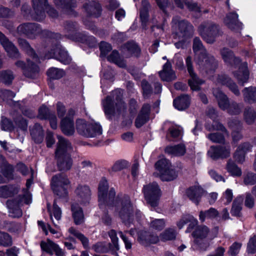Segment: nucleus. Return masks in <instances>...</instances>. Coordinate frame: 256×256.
<instances>
[{"instance_id":"nucleus-9","label":"nucleus","mask_w":256,"mask_h":256,"mask_svg":"<svg viewBox=\"0 0 256 256\" xmlns=\"http://www.w3.org/2000/svg\"><path fill=\"white\" fill-rule=\"evenodd\" d=\"M132 206L129 198H126L123 200L120 206L118 208L120 217L128 227L130 226V223L132 221Z\"/></svg>"},{"instance_id":"nucleus-1","label":"nucleus","mask_w":256,"mask_h":256,"mask_svg":"<svg viewBox=\"0 0 256 256\" xmlns=\"http://www.w3.org/2000/svg\"><path fill=\"white\" fill-rule=\"evenodd\" d=\"M193 50L197 53L196 62L200 70L208 74L212 73L216 67V62L212 56L207 54L200 40L198 38L194 40Z\"/></svg>"},{"instance_id":"nucleus-46","label":"nucleus","mask_w":256,"mask_h":256,"mask_svg":"<svg viewBox=\"0 0 256 256\" xmlns=\"http://www.w3.org/2000/svg\"><path fill=\"white\" fill-rule=\"evenodd\" d=\"M142 4L144 8L140 11V17L142 24L144 26H145L146 23L148 22V12L147 8L149 6V4L147 0H144L142 1Z\"/></svg>"},{"instance_id":"nucleus-50","label":"nucleus","mask_w":256,"mask_h":256,"mask_svg":"<svg viewBox=\"0 0 256 256\" xmlns=\"http://www.w3.org/2000/svg\"><path fill=\"white\" fill-rule=\"evenodd\" d=\"M166 225V222L164 219H154L151 220L150 224V226L152 229L160 230H162Z\"/></svg>"},{"instance_id":"nucleus-52","label":"nucleus","mask_w":256,"mask_h":256,"mask_svg":"<svg viewBox=\"0 0 256 256\" xmlns=\"http://www.w3.org/2000/svg\"><path fill=\"white\" fill-rule=\"evenodd\" d=\"M18 42L20 45L32 57L34 60L37 61V56H36L33 50L30 47L28 42L24 40L20 39L19 40Z\"/></svg>"},{"instance_id":"nucleus-54","label":"nucleus","mask_w":256,"mask_h":256,"mask_svg":"<svg viewBox=\"0 0 256 256\" xmlns=\"http://www.w3.org/2000/svg\"><path fill=\"white\" fill-rule=\"evenodd\" d=\"M244 118L246 122L250 124L252 123L256 118V112L251 108L246 110L244 112Z\"/></svg>"},{"instance_id":"nucleus-14","label":"nucleus","mask_w":256,"mask_h":256,"mask_svg":"<svg viewBox=\"0 0 256 256\" xmlns=\"http://www.w3.org/2000/svg\"><path fill=\"white\" fill-rule=\"evenodd\" d=\"M75 114V111L73 109H70L68 111L66 116L63 118L60 122V127L64 134L70 136L74 132V126L73 116Z\"/></svg>"},{"instance_id":"nucleus-19","label":"nucleus","mask_w":256,"mask_h":256,"mask_svg":"<svg viewBox=\"0 0 256 256\" xmlns=\"http://www.w3.org/2000/svg\"><path fill=\"white\" fill-rule=\"evenodd\" d=\"M76 200L82 204L88 202L90 198V188L82 184L78 185L74 192Z\"/></svg>"},{"instance_id":"nucleus-34","label":"nucleus","mask_w":256,"mask_h":256,"mask_svg":"<svg viewBox=\"0 0 256 256\" xmlns=\"http://www.w3.org/2000/svg\"><path fill=\"white\" fill-rule=\"evenodd\" d=\"M235 76L237 78L238 81L242 84L246 82L249 78V72L246 63H244L239 68L238 74H234Z\"/></svg>"},{"instance_id":"nucleus-58","label":"nucleus","mask_w":256,"mask_h":256,"mask_svg":"<svg viewBox=\"0 0 256 256\" xmlns=\"http://www.w3.org/2000/svg\"><path fill=\"white\" fill-rule=\"evenodd\" d=\"M12 244V239L10 236L4 232H0V245L8 246Z\"/></svg>"},{"instance_id":"nucleus-37","label":"nucleus","mask_w":256,"mask_h":256,"mask_svg":"<svg viewBox=\"0 0 256 256\" xmlns=\"http://www.w3.org/2000/svg\"><path fill=\"white\" fill-rule=\"evenodd\" d=\"M58 244L54 243L50 239H48L46 241H42L40 243V247L42 250L48 254L52 255L54 250L57 248Z\"/></svg>"},{"instance_id":"nucleus-20","label":"nucleus","mask_w":256,"mask_h":256,"mask_svg":"<svg viewBox=\"0 0 256 256\" xmlns=\"http://www.w3.org/2000/svg\"><path fill=\"white\" fill-rule=\"evenodd\" d=\"M224 23L232 30L238 32L242 28V24L238 20V14L235 12L229 13L224 20Z\"/></svg>"},{"instance_id":"nucleus-33","label":"nucleus","mask_w":256,"mask_h":256,"mask_svg":"<svg viewBox=\"0 0 256 256\" xmlns=\"http://www.w3.org/2000/svg\"><path fill=\"white\" fill-rule=\"evenodd\" d=\"M71 208L75 224H80L83 222L84 216L82 208L74 203L72 204Z\"/></svg>"},{"instance_id":"nucleus-42","label":"nucleus","mask_w":256,"mask_h":256,"mask_svg":"<svg viewBox=\"0 0 256 256\" xmlns=\"http://www.w3.org/2000/svg\"><path fill=\"white\" fill-rule=\"evenodd\" d=\"M155 166L158 173L168 170L172 167L170 162L166 158H162L158 161L155 164Z\"/></svg>"},{"instance_id":"nucleus-6","label":"nucleus","mask_w":256,"mask_h":256,"mask_svg":"<svg viewBox=\"0 0 256 256\" xmlns=\"http://www.w3.org/2000/svg\"><path fill=\"white\" fill-rule=\"evenodd\" d=\"M173 28L176 30L174 37L176 39L183 38L188 37L193 31L192 26L184 20H180L178 18L172 20Z\"/></svg>"},{"instance_id":"nucleus-41","label":"nucleus","mask_w":256,"mask_h":256,"mask_svg":"<svg viewBox=\"0 0 256 256\" xmlns=\"http://www.w3.org/2000/svg\"><path fill=\"white\" fill-rule=\"evenodd\" d=\"M47 75L50 79L57 80L62 78L65 75V72L62 69L51 68L48 70Z\"/></svg>"},{"instance_id":"nucleus-5","label":"nucleus","mask_w":256,"mask_h":256,"mask_svg":"<svg viewBox=\"0 0 256 256\" xmlns=\"http://www.w3.org/2000/svg\"><path fill=\"white\" fill-rule=\"evenodd\" d=\"M213 94L218 100L219 107L221 109L226 110L228 113L232 114H238L240 112V106L234 102L230 104L227 96L220 90H214Z\"/></svg>"},{"instance_id":"nucleus-29","label":"nucleus","mask_w":256,"mask_h":256,"mask_svg":"<svg viewBox=\"0 0 256 256\" xmlns=\"http://www.w3.org/2000/svg\"><path fill=\"white\" fill-rule=\"evenodd\" d=\"M190 224L186 232H190L194 226L198 224V220L190 214L184 215L177 223V226L180 229H181L188 222Z\"/></svg>"},{"instance_id":"nucleus-13","label":"nucleus","mask_w":256,"mask_h":256,"mask_svg":"<svg viewBox=\"0 0 256 256\" xmlns=\"http://www.w3.org/2000/svg\"><path fill=\"white\" fill-rule=\"evenodd\" d=\"M186 62L188 72L191 78L188 80L189 86L192 90H198L200 89V86L204 83V81L200 80L194 73L190 56H188L186 58Z\"/></svg>"},{"instance_id":"nucleus-15","label":"nucleus","mask_w":256,"mask_h":256,"mask_svg":"<svg viewBox=\"0 0 256 256\" xmlns=\"http://www.w3.org/2000/svg\"><path fill=\"white\" fill-rule=\"evenodd\" d=\"M45 58L48 59L54 58L64 64H68L71 61V58L67 52L59 46L52 49L50 52L46 55Z\"/></svg>"},{"instance_id":"nucleus-3","label":"nucleus","mask_w":256,"mask_h":256,"mask_svg":"<svg viewBox=\"0 0 256 256\" xmlns=\"http://www.w3.org/2000/svg\"><path fill=\"white\" fill-rule=\"evenodd\" d=\"M122 90H116L113 92L112 97L108 96L103 101L102 104L104 112L108 116L119 114L125 109V106L122 101Z\"/></svg>"},{"instance_id":"nucleus-35","label":"nucleus","mask_w":256,"mask_h":256,"mask_svg":"<svg viewBox=\"0 0 256 256\" xmlns=\"http://www.w3.org/2000/svg\"><path fill=\"white\" fill-rule=\"evenodd\" d=\"M30 134L36 142L40 143L44 137L42 127L38 124H36L30 129Z\"/></svg>"},{"instance_id":"nucleus-7","label":"nucleus","mask_w":256,"mask_h":256,"mask_svg":"<svg viewBox=\"0 0 256 256\" xmlns=\"http://www.w3.org/2000/svg\"><path fill=\"white\" fill-rule=\"evenodd\" d=\"M199 32L208 43H212L216 38L220 34L218 26L212 22L201 25Z\"/></svg>"},{"instance_id":"nucleus-25","label":"nucleus","mask_w":256,"mask_h":256,"mask_svg":"<svg viewBox=\"0 0 256 256\" xmlns=\"http://www.w3.org/2000/svg\"><path fill=\"white\" fill-rule=\"evenodd\" d=\"M159 74L164 81L170 82L176 78L175 73L172 68V65L168 60L164 65L163 69L159 72Z\"/></svg>"},{"instance_id":"nucleus-44","label":"nucleus","mask_w":256,"mask_h":256,"mask_svg":"<svg viewBox=\"0 0 256 256\" xmlns=\"http://www.w3.org/2000/svg\"><path fill=\"white\" fill-rule=\"evenodd\" d=\"M108 60L116 64L120 68H124L126 66L124 62L120 58L118 52L116 50H114L112 54L108 56Z\"/></svg>"},{"instance_id":"nucleus-62","label":"nucleus","mask_w":256,"mask_h":256,"mask_svg":"<svg viewBox=\"0 0 256 256\" xmlns=\"http://www.w3.org/2000/svg\"><path fill=\"white\" fill-rule=\"evenodd\" d=\"M210 244L208 242L204 239L196 240L194 242V246L202 250H206L209 246Z\"/></svg>"},{"instance_id":"nucleus-32","label":"nucleus","mask_w":256,"mask_h":256,"mask_svg":"<svg viewBox=\"0 0 256 256\" xmlns=\"http://www.w3.org/2000/svg\"><path fill=\"white\" fill-rule=\"evenodd\" d=\"M174 106L176 108L179 110H182L186 108L190 104V98L188 95L180 96L174 100Z\"/></svg>"},{"instance_id":"nucleus-39","label":"nucleus","mask_w":256,"mask_h":256,"mask_svg":"<svg viewBox=\"0 0 256 256\" xmlns=\"http://www.w3.org/2000/svg\"><path fill=\"white\" fill-rule=\"evenodd\" d=\"M86 10L90 14L98 16L100 12L101 8L99 4L91 2L84 6Z\"/></svg>"},{"instance_id":"nucleus-57","label":"nucleus","mask_w":256,"mask_h":256,"mask_svg":"<svg viewBox=\"0 0 256 256\" xmlns=\"http://www.w3.org/2000/svg\"><path fill=\"white\" fill-rule=\"evenodd\" d=\"M206 129L208 130H220L224 132V134L226 135L228 134L224 128L221 124H220L219 122H214L212 124V125L208 124H206Z\"/></svg>"},{"instance_id":"nucleus-17","label":"nucleus","mask_w":256,"mask_h":256,"mask_svg":"<svg viewBox=\"0 0 256 256\" xmlns=\"http://www.w3.org/2000/svg\"><path fill=\"white\" fill-rule=\"evenodd\" d=\"M20 34H24L30 38H35V36L40 32V28L35 24H26L19 26L17 28Z\"/></svg>"},{"instance_id":"nucleus-63","label":"nucleus","mask_w":256,"mask_h":256,"mask_svg":"<svg viewBox=\"0 0 256 256\" xmlns=\"http://www.w3.org/2000/svg\"><path fill=\"white\" fill-rule=\"evenodd\" d=\"M247 250L248 253L254 254L256 251V236L250 239L248 244Z\"/></svg>"},{"instance_id":"nucleus-27","label":"nucleus","mask_w":256,"mask_h":256,"mask_svg":"<svg viewBox=\"0 0 256 256\" xmlns=\"http://www.w3.org/2000/svg\"><path fill=\"white\" fill-rule=\"evenodd\" d=\"M217 82L222 85H226L234 94L236 96L240 94V91L236 84L226 76L221 75L218 76L217 78Z\"/></svg>"},{"instance_id":"nucleus-31","label":"nucleus","mask_w":256,"mask_h":256,"mask_svg":"<svg viewBox=\"0 0 256 256\" xmlns=\"http://www.w3.org/2000/svg\"><path fill=\"white\" fill-rule=\"evenodd\" d=\"M186 152V146L184 144L168 146L165 149V152L172 156H182Z\"/></svg>"},{"instance_id":"nucleus-28","label":"nucleus","mask_w":256,"mask_h":256,"mask_svg":"<svg viewBox=\"0 0 256 256\" xmlns=\"http://www.w3.org/2000/svg\"><path fill=\"white\" fill-rule=\"evenodd\" d=\"M251 148V145L248 142L240 145L234 154L236 160L239 162H242L244 160L246 154L249 152Z\"/></svg>"},{"instance_id":"nucleus-26","label":"nucleus","mask_w":256,"mask_h":256,"mask_svg":"<svg viewBox=\"0 0 256 256\" xmlns=\"http://www.w3.org/2000/svg\"><path fill=\"white\" fill-rule=\"evenodd\" d=\"M138 240L144 245L150 244H156L159 240L158 236L151 234L149 232L142 230L138 233Z\"/></svg>"},{"instance_id":"nucleus-10","label":"nucleus","mask_w":256,"mask_h":256,"mask_svg":"<svg viewBox=\"0 0 256 256\" xmlns=\"http://www.w3.org/2000/svg\"><path fill=\"white\" fill-rule=\"evenodd\" d=\"M33 8L35 10L36 16L34 18L38 20H40L44 18V11L46 10L52 16H57L56 12L52 8L49 6L46 0H32Z\"/></svg>"},{"instance_id":"nucleus-4","label":"nucleus","mask_w":256,"mask_h":256,"mask_svg":"<svg viewBox=\"0 0 256 256\" xmlns=\"http://www.w3.org/2000/svg\"><path fill=\"white\" fill-rule=\"evenodd\" d=\"M70 184V182L67 176L62 174H56L51 180V186L54 192L60 198L67 196V188Z\"/></svg>"},{"instance_id":"nucleus-48","label":"nucleus","mask_w":256,"mask_h":256,"mask_svg":"<svg viewBox=\"0 0 256 256\" xmlns=\"http://www.w3.org/2000/svg\"><path fill=\"white\" fill-rule=\"evenodd\" d=\"M242 199L240 198H236L234 202L231 214L234 216H240L242 210Z\"/></svg>"},{"instance_id":"nucleus-61","label":"nucleus","mask_w":256,"mask_h":256,"mask_svg":"<svg viewBox=\"0 0 256 256\" xmlns=\"http://www.w3.org/2000/svg\"><path fill=\"white\" fill-rule=\"evenodd\" d=\"M173 62L178 69H183L184 68L183 58L180 54H175Z\"/></svg>"},{"instance_id":"nucleus-30","label":"nucleus","mask_w":256,"mask_h":256,"mask_svg":"<svg viewBox=\"0 0 256 256\" xmlns=\"http://www.w3.org/2000/svg\"><path fill=\"white\" fill-rule=\"evenodd\" d=\"M224 61L230 64H236L240 62V60L236 58L233 52L230 50L224 48L220 51Z\"/></svg>"},{"instance_id":"nucleus-24","label":"nucleus","mask_w":256,"mask_h":256,"mask_svg":"<svg viewBox=\"0 0 256 256\" xmlns=\"http://www.w3.org/2000/svg\"><path fill=\"white\" fill-rule=\"evenodd\" d=\"M0 42L10 56L16 58L18 56V50L0 32Z\"/></svg>"},{"instance_id":"nucleus-53","label":"nucleus","mask_w":256,"mask_h":256,"mask_svg":"<svg viewBox=\"0 0 256 256\" xmlns=\"http://www.w3.org/2000/svg\"><path fill=\"white\" fill-rule=\"evenodd\" d=\"M47 206L48 210L50 213L52 220V216H54L56 220H59L61 218L62 214L60 208L56 204L55 202L54 204L52 211H51L50 208V204H48Z\"/></svg>"},{"instance_id":"nucleus-49","label":"nucleus","mask_w":256,"mask_h":256,"mask_svg":"<svg viewBox=\"0 0 256 256\" xmlns=\"http://www.w3.org/2000/svg\"><path fill=\"white\" fill-rule=\"evenodd\" d=\"M68 232L70 234H72L74 236L78 238L82 244L84 248H87L88 246V239L82 234L73 228H70L68 230Z\"/></svg>"},{"instance_id":"nucleus-11","label":"nucleus","mask_w":256,"mask_h":256,"mask_svg":"<svg viewBox=\"0 0 256 256\" xmlns=\"http://www.w3.org/2000/svg\"><path fill=\"white\" fill-rule=\"evenodd\" d=\"M90 123L86 122L82 119H78L76 121V129L78 132L86 138H94L95 136L100 132V128L96 126L95 129L92 132H91L90 129L92 128L90 126Z\"/></svg>"},{"instance_id":"nucleus-16","label":"nucleus","mask_w":256,"mask_h":256,"mask_svg":"<svg viewBox=\"0 0 256 256\" xmlns=\"http://www.w3.org/2000/svg\"><path fill=\"white\" fill-rule=\"evenodd\" d=\"M32 62H30L28 60V66H26V64L22 61H18L16 62V64L17 66L22 68L24 70V74L30 78H34L38 72V68L35 63L38 62V59L37 58V61L34 60L32 56Z\"/></svg>"},{"instance_id":"nucleus-45","label":"nucleus","mask_w":256,"mask_h":256,"mask_svg":"<svg viewBox=\"0 0 256 256\" xmlns=\"http://www.w3.org/2000/svg\"><path fill=\"white\" fill-rule=\"evenodd\" d=\"M176 236V232L173 228H167L160 235V238L162 241L166 242L174 239Z\"/></svg>"},{"instance_id":"nucleus-40","label":"nucleus","mask_w":256,"mask_h":256,"mask_svg":"<svg viewBox=\"0 0 256 256\" xmlns=\"http://www.w3.org/2000/svg\"><path fill=\"white\" fill-rule=\"evenodd\" d=\"M245 100L248 102H256V88H246L243 90Z\"/></svg>"},{"instance_id":"nucleus-22","label":"nucleus","mask_w":256,"mask_h":256,"mask_svg":"<svg viewBox=\"0 0 256 256\" xmlns=\"http://www.w3.org/2000/svg\"><path fill=\"white\" fill-rule=\"evenodd\" d=\"M204 193V190L199 186H194L186 190V194L192 202L198 204Z\"/></svg>"},{"instance_id":"nucleus-55","label":"nucleus","mask_w":256,"mask_h":256,"mask_svg":"<svg viewBox=\"0 0 256 256\" xmlns=\"http://www.w3.org/2000/svg\"><path fill=\"white\" fill-rule=\"evenodd\" d=\"M174 2L180 8H183L184 6L186 5L190 10L200 12L199 8L195 3L188 2L184 4L181 2L180 0H174Z\"/></svg>"},{"instance_id":"nucleus-60","label":"nucleus","mask_w":256,"mask_h":256,"mask_svg":"<svg viewBox=\"0 0 256 256\" xmlns=\"http://www.w3.org/2000/svg\"><path fill=\"white\" fill-rule=\"evenodd\" d=\"M100 48L101 52V56H105L108 52L111 50L112 46L108 43L106 42H101L100 46Z\"/></svg>"},{"instance_id":"nucleus-2","label":"nucleus","mask_w":256,"mask_h":256,"mask_svg":"<svg viewBox=\"0 0 256 256\" xmlns=\"http://www.w3.org/2000/svg\"><path fill=\"white\" fill-rule=\"evenodd\" d=\"M58 144L56 151L57 164L60 170H68L72 167V162L70 155L72 150L70 144L62 136H58Z\"/></svg>"},{"instance_id":"nucleus-23","label":"nucleus","mask_w":256,"mask_h":256,"mask_svg":"<svg viewBox=\"0 0 256 256\" xmlns=\"http://www.w3.org/2000/svg\"><path fill=\"white\" fill-rule=\"evenodd\" d=\"M108 188V181L105 178H102L98 186V202L100 208L107 200Z\"/></svg>"},{"instance_id":"nucleus-18","label":"nucleus","mask_w":256,"mask_h":256,"mask_svg":"<svg viewBox=\"0 0 256 256\" xmlns=\"http://www.w3.org/2000/svg\"><path fill=\"white\" fill-rule=\"evenodd\" d=\"M230 148L228 146H212L208 152V156L213 160L227 158L230 156Z\"/></svg>"},{"instance_id":"nucleus-56","label":"nucleus","mask_w":256,"mask_h":256,"mask_svg":"<svg viewBox=\"0 0 256 256\" xmlns=\"http://www.w3.org/2000/svg\"><path fill=\"white\" fill-rule=\"evenodd\" d=\"M13 78V74L10 71H5L0 73V80L6 84L10 82Z\"/></svg>"},{"instance_id":"nucleus-36","label":"nucleus","mask_w":256,"mask_h":256,"mask_svg":"<svg viewBox=\"0 0 256 256\" xmlns=\"http://www.w3.org/2000/svg\"><path fill=\"white\" fill-rule=\"evenodd\" d=\"M208 232V228L206 226H198L192 233V236L195 238L194 242L196 240L204 239Z\"/></svg>"},{"instance_id":"nucleus-64","label":"nucleus","mask_w":256,"mask_h":256,"mask_svg":"<svg viewBox=\"0 0 256 256\" xmlns=\"http://www.w3.org/2000/svg\"><path fill=\"white\" fill-rule=\"evenodd\" d=\"M207 137L210 140L214 142H222L224 140V136L220 133H214L208 134Z\"/></svg>"},{"instance_id":"nucleus-21","label":"nucleus","mask_w":256,"mask_h":256,"mask_svg":"<svg viewBox=\"0 0 256 256\" xmlns=\"http://www.w3.org/2000/svg\"><path fill=\"white\" fill-rule=\"evenodd\" d=\"M150 112V106L148 104H144L135 120L136 128H140L149 120Z\"/></svg>"},{"instance_id":"nucleus-59","label":"nucleus","mask_w":256,"mask_h":256,"mask_svg":"<svg viewBox=\"0 0 256 256\" xmlns=\"http://www.w3.org/2000/svg\"><path fill=\"white\" fill-rule=\"evenodd\" d=\"M233 194L232 190L228 188L224 192L222 200L224 202V204H228L231 202Z\"/></svg>"},{"instance_id":"nucleus-38","label":"nucleus","mask_w":256,"mask_h":256,"mask_svg":"<svg viewBox=\"0 0 256 256\" xmlns=\"http://www.w3.org/2000/svg\"><path fill=\"white\" fill-rule=\"evenodd\" d=\"M158 176L164 181H170L175 179L177 176V174L172 168L168 170L162 172L158 174Z\"/></svg>"},{"instance_id":"nucleus-12","label":"nucleus","mask_w":256,"mask_h":256,"mask_svg":"<svg viewBox=\"0 0 256 256\" xmlns=\"http://www.w3.org/2000/svg\"><path fill=\"white\" fill-rule=\"evenodd\" d=\"M28 204L31 202V197L29 194H27L26 198V194L24 196L20 202L17 200H8L6 202V205L9 209V212L12 217L19 218L22 215V212L19 208V205L21 203Z\"/></svg>"},{"instance_id":"nucleus-43","label":"nucleus","mask_w":256,"mask_h":256,"mask_svg":"<svg viewBox=\"0 0 256 256\" xmlns=\"http://www.w3.org/2000/svg\"><path fill=\"white\" fill-rule=\"evenodd\" d=\"M218 212L214 208H210L204 212L201 211L200 213V220L202 222L204 221L206 218H213L218 215Z\"/></svg>"},{"instance_id":"nucleus-51","label":"nucleus","mask_w":256,"mask_h":256,"mask_svg":"<svg viewBox=\"0 0 256 256\" xmlns=\"http://www.w3.org/2000/svg\"><path fill=\"white\" fill-rule=\"evenodd\" d=\"M226 169L232 176H240L242 174L241 170L231 161H228V162Z\"/></svg>"},{"instance_id":"nucleus-8","label":"nucleus","mask_w":256,"mask_h":256,"mask_svg":"<svg viewBox=\"0 0 256 256\" xmlns=\"http://www.w3.org/2000/svg\"><path fill=\"white\" fill-rule=\"evenodd\" d=\"M144 193L146 200L152 206L155 207L158 205L160 190L156 182L144 186Z\"/></svg>"},{"instance_id":"nucleus-47","label":"nucleus","mask_w":256,"mask_h":256,"mask_svg":"<svg viewBox=\"0 0 256 256\" xmlns=\"http://www.w3.org/2000/svg\"><path fill=\"white\" fill-rule=\"evenodd\" d=\"M125 48L129 54L132 56H138L140 54V48L134 42H128L125 46Z\"/></svg>"}]
</instances>
